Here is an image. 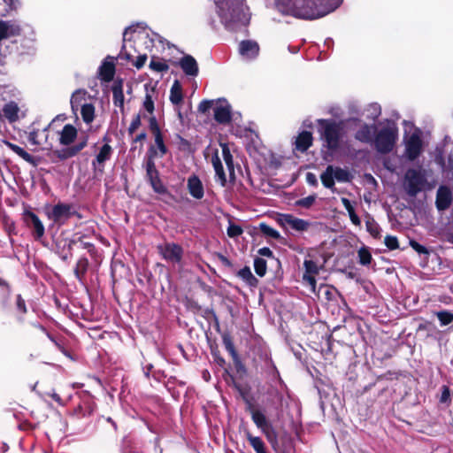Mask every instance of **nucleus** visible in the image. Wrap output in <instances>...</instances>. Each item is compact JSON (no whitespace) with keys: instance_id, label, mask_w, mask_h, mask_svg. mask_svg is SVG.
Here are the masks:
<instances>
[{"instance_id":"f257e3e1","label":"nucleus","mask_w":453,"mask_h":453,"mask_svg":"<svg viewBox=\"0 0 453 453\" xmlns=\"http://www.w3.org/2000/svg\"><path fill=\"white\" fill-rule=\"evenodd\" d=\"M343 0H275L278 10L286 15L316 19L334 12Z\"/></svg>"},{"instance_id":"c85d7f7f","label":"nucleus","mask_w":453,"mask_h":453,"mask_svg":"<svg viewBox=\"0 0 453 453\" xmlns=\"http://www.w3.org/2000/svg\"><path fill=\"white\" fill-rule=\"evenodd\" d=\"M26 216L31 221V224L35 229V237L37 239L42 238L44 234V226H43L42 222L40 220V219L38 218V216L32 211H27L26 213Z\"/></svg>"},{"instance_id":"72a5a7b5","label":"nucleus","mask_w":453,"mask_h":453,"mask_svg":"<svg viewBox=\"0 0 453 453\" xmlns=\"http://www.w3.org/2000/svg\"><path fill=\"white\" fill-rule=\"evenodd\" d=\"M333 172L334 166L328 165L320 175L321 182L323 186L326 188L333 189V188L334 187V177Z\"/></svg>"},{"instance_id":"c03bdc74","label":"nucleus","mask_w":453,"mask_h":453,"mask_svg":"<svg viewBox=\"0 0 453 453\" xmlns=\"http://www.w3.org/2000/svg\"><path fill=\"white\" fill-rule=\"evenodd\" d=\"M154 137H155V145L159 151V157H163L167 152V149L164 143L162 134H161V133L156 134L154 135Z\"/></svg>"},{"instance_id":"7c9ffc66","label":"nucleus","mask_w":453,"mask_h":453,"mask_svg":"<svg viewBox=\"0 0 453 453\" xmlns=\"http://www.w3.org/2000/svg\"><path fill=\"white\" fill-rule=\"evenodd\" d=\"M5 144L8 148H10L15 154H17L19 157H20L22 159H24L26 162L35 165V158L32 155H30L28 152H27L23 148L12 143L10 142H5Z\"/></svg>"},{"instance_id":"4c0bfd02","label":"nucleus","mask_w":453,"mask_h":453,"mask_svg":"<svg viewBox=\"0 0 453 453\" xmlns=\"http://www.w3.org/2000/svg\"><path fill=\"white\" fill-rule=\"evenodd\" d=\"M223 343H224V346L226 348V349L229 352V354L231 355L234 364L237 365L240 364V358H239V356L235 350V348L234 346V343L232 342V340L230 339V337L228 336H225L223 338Z\"/></svg>"},{"instance_id":"774afa93","label":"nucleus","mask_w":453,"mask_h":453,"mask_svg":"<svg viewBox=\"0 0 453 453\" xmlns=\"http://www.w3.org/2000/svg\"><path fill=\"white\" fill-rule=\"evenodd\" d=\"M50 396L52 397V399L57 402L58 404L60 405H63V402H62V399L61 397L55 392H53L52 394H50Z\"/></svg>"},{"instance_id":"e433bc0d","label":"nucleus","mask_w":453,"mask_h":453,"mask_svg":"<svg viewBox=\"0 0 453 453\" xmlns=\"http://www.w3.org/2000/svg\"><path fill=\"white\" fill-rule=\"evenodd\" d=\"M333 174L334 180L339 182H349L352 178L350 173L347 169H343L338 166H334Z\"/></svg>"},{"instance_id":"0eeeda50","label":"nucleus","mask_w":453,"mask_h":453,"mask_svg":"<svg viewBox=\"0 0 453 453\" xmlns=\"http://www.w3.org/2000/svg\"><path fill=\"white\" fill-rule=\"evenodd\" d=\"M320 133L331 150H335L340 146V140L343 135V127L340 123L331 120L320 119Z\"/></svg>"},{"instance_id":"bf43d9fd","label":"nucleus","mask_w":453,"mask_h":453,"mask_svg":"<svg viewBox=\"0 0 453 453\" xmlns=\"http://www.w3.org/2000/svg\"><path fill=\"white\" fill-rule=\"evenodd\" d=\"M306 181L309 185H311V186H317V184H318L317 177L312 173H308L306 174Z\"/></svg>"},{"instance_id":"0e129e2a","label":"nucleus","mask_w":453,"mask_h":453,"mask_svg":"<svg viewBox=\"0 0 453 453\" xmlns=\"http://www.w3.org/2000/svg\"><path fill=\"white\" fill-rule=\"evenodd\" d=\"M444 238L448 242L453 244V226H449L446 230L444 233Z\"/></svg>"},{"instance_id":"6ab92c4d","label":"nucleus","mask_w":453,"mask_h":453,"mask_svg":"<svg viewBox=\"0 0 453 453\" xmlns=\"http://www.w3.org/2000/svg\"><path fill=\"white\" fill-rule=\"evenodd\" d=\"M187 188L189 195L197 200H200L204 196V187L200 178L196 175H190L187 180Z\"/></svg>"},{"instance_id":"4468645a","label":"nucleus","mask_w":453,"mask_h":453,"mask_svg":"<svg viewBox=\"0 0 453 453\" xmlns=\"http://www.w3.org/2000/svg\"><path fill=\"white\" fill-rule=\"evenodd\" d=\"M71 216V206L65 203L54 205L51 211L48 214L49 219L58 225L65 224Z\"/></svg>"},{"instance_id":"ddd939ff","label":"nucleus","mask_w":453,"mask_h":453,"mask_svg":"<svg viewBox=\"0 0 453 453\" xmlns=\"http://www.w3.org/2000/svg\"><path fill=\"white\" fill-rule=\"evenodd\" d=\"M303 267V281L310 286L313 293H316L317 281L315 276L319 274L321 266H319L318 264L311 259H305Z\"/></svg>"},{"instance_id":"4d7b16f0","label":"nucleus","mask_w":453,"mask_h":453,"mask_svg":"<svg viewBox=\"0 0 453 453\" xmlns=\"http://www.w3.org/2000/svg\"><path fill=\"white\" fill-rule=\"evenodd\" d=\"M231 116L232 115H214L216 121L222 124L229 123L232 119Z\"/></svg>"},{"instance_id":"052dcab7","label":"nucleus","mask_w":453,"mask_h":453,"mask_svg":"<svg viewBox=\"0 0 453 453\" xmlns=\"http://www.w3.org/2000/svg\"><path fill=\"white\" fill-rule=\"evenodd\" d=\"M341 201L349 214L350 213V211H355L354 207L352 206L350 201L348 198L342 197Z\"/></svg>"},{"instance_id":"ea45409f","label":"nucleus","mask_w":453,"mask_h":453,"mask_svg":"<svg viewBox=\"0 0 453 453\" xmlns=\"http://www.w3.org/2000/svg\"><path fill=\"white\" fill-rule=\"evenodd\" d=\"M357 255H358L359 263L362 265H368L371 264L372 255H371V252L369 251L368 248H366V247L360 248L358 250Z\"/></svg>"},{"instance_id":"58836bf2","label":"nucleus","mask_w":453,"mask_h":453,"mask_svg":"<svg viewBox=\"0 0 453 453\" xmlns=\"http://www.w3.org/2000/svg\"><path fill=\"white\" fill-rule=\"evenodd\" d=\"M259 229L262 234L267 237L278 240L280 238V234L272 226H268L265 223H260Z\"/></svg>"},{"instance_id":"79ce46f5","label":"nucleus","mask_w":453,"mask_h":453,"mask_svg":"<svg viewBox=\"0 0 453 453\" xmlns=\"http://www.w3.org/2000/svg\"><path fill=\"white\" fill-rule=\"evenodd\" d=\"M366 229L367 231L375 238L380 237V228L379 225L375 222V220L372 218H369L366 222Z\"/></svg>"},{"instance_id":"a19ab883","label":"nucleus","mask_w":453,"mask_h":453,"mask_svg":"<svg viewBox=\"0 0 453 453\" xmlns=\"http://www.w3.org/2000/svg\"><path fill=\"white\" fill-rule=\"evenodd\" d=\"M436 317L438 318L441 326H448L453 322V313L448 311H441L436 312Z\"/></svg>"},{"instance_id":"f704fd0d","label":"nucleus","mask_w":453,"mask_h":453,"mask_svg":"<svg viewBox=\"0 0 453 453\" xmlns=\"http://www.w3.org/2000/svg\"><path fill=\"white\" fill-rule=\"evenodd\" d=\"M246 437L256 453H266L265 443L260 437L253 436L250 432H246Z\"/></svg>"},{"instance_id":"de8ad7c7","label":"nucleus","mask_w":453,"mask_h":453,"mask_svg":"<svg viewBox=\"0 0 453 453\" xmlns=\"http://www.w3.org/2000/svg\"><path fill=\"white\" fill-rule=\"evenodd\" d=\"M242 232H243V230L240 226L233 224V223L229 224L227 230H226L227 235L231 238H235V237L240 236L242 234Z\"/></svg>"},{"instance_id":"49530a36","label":"nucleus","mask_w":453,"mask_h":453,"mask_svg":"<svg viewBox=\"0 0 453 453\" xmlns=\"http://www.w3.org/2000/svg\"><path fill=\"white\" fill-rule=\"evenodd\" d=\"M316 201V196H308L306 197H303L302 199H299L296 202V205L303 207V208H310Z\"/></svg>"},{"instance_id":"473e14b6","label":"nucleus","mask_w":453,"mask_h":453,"mask_svg":"<svg viewBox=\"0 0 453 453\" xmlns=\"http://www.w3.org/2000/svg\"><path fill=\"white\" fill-rule=\"evenodd\" d=\"M183 98L182 87L178 81H175L170 90V101L173 104L178 105Z\"/></svg>"},{"instance_id":"9d476101","label":"nucleus","mask_w":453,"mask_h":453,"mask_svg":"<svg viewBox=\"0 0 453 453\" xmlns=\"http://www.w3.org/2000/svg\"><path fill=\"white\" fill-rule=\"evenodd\" d=\"M213 111V113H231L232 107L225 97L217 99H205L198 105L199 113H206Z\"/></svg>"},{"instance_id":"1a4fd4ad","label":"nucleus","mask_w":453,"mask_h":453,"mask_svg":"<svg viewBox=\"0 0 453 453\" xmlns=\"http://www.w3.org/2000/svg\"><path fill=\"white\" fill-rule=\"evenodd\" d=\"M426 184V172L421 169H409L404 175V189L411 196H417Z\"/></svg>"},{"instance_id":"9b49d317","label":"nucleus","mask_w":453,"mask_h":453,"mask_svg":"<svg viewBox=\"0 0 453 453\" xmlns=\"http://www.w3.org/2000/svg\"><path fill=\"white\" fill-rule=\"evenodd\" d=\"M279 224L285 228H290L298 233L308 231L311 223L308 220L299 219L292 214H280L278 219Z\"/></svg>"},{"instance_id":"39448f33","label":"nucleus","mask_w":453,"mask_h":453,"mask_svg":"<svg viewBox=\"0 0 453 453\" xmlns=\"http://www.w3.org/2000/svg\"><path fill=\"white\" fill-rule=\"evenodd\" d=\"M111 92L115 112L124 113L129 111L128 104L131 100L132 85L129 82L125 83L123 80L117 78L113 80Z\"/></svg>"},{"instance_id":"5701e85b","label":"nucleus","mask_w":453,"mask_h":453,"mask_svg":"<svg viewBox=\"0 0 453 453\" xmlns=\"http://www.w3.org/2000/svg\"><path fill=\"white\" fill-rule=\"evenodd\" d=\"M452 202V194L449 188L446 186H441L436 194V207L439 211L447 210Z\"/></svg>"},{"instance_id":"f3484780","label":"nucleus","mask_w":453,"mask_h":453,"mask_svg":"<svg viewBox=\"0 0 453 453\" xmlns=\"http://www.w3.org/2000/svg\"><path fill=\"white\" fill-rule=\"evenodd\" d=\"M146 172L153 189L159 194L165 193V188L158 177V172L151 159H149L146 164Z\"/></svg>"},{"instance_id":"412c9836","label":"nucleus","mask_w":453,"mask_h":453,"mask_svg":"<svg viewBox=\"0 0 453 453\" xmlns=\"http://www.w3.org/2000/svg\"><path fill=\"white\" fill-rule=\"evenodd\" d=\"M115 73V64L114 58L111 57H107L98 69V75L101 81L104 82H109L113 80V76Z\"/></svg>"},{"instance_id":"6e6552de","label":"nucleus","mask_w":453,"mask_h":453,"mask_svg":"<svg viewBox=\"0 0 453 453\" xmlns=\"http://www.w3.org/2000/svg\"><path fill=\"white\" fill-rule=\"evenodd\" d=\"M97 99L91 96L85 89H77L71 96V107L73 113H95Z\"/></svg>"},{"instance_id":"a211bd4d","label":"nucleus","mask_w":453,"mask_h":453,"mask_svg":"<svg viewBox=\"0 0 453 453\" xmlns=\"http://www.w3.org/2000/svg\"><path fill=\"white\" fill-rule=\"evenodd\" d=\"M422 142L417 134H412L406 142L405 155L410 160L417 158L421 152Z\"/></svg>"},{"instance_id":"2eb2a0df","label":"nucleus","mask_w":453,"mask_h":453,"mask_svg":"<svg viewBox=\"0 0 453 453\" xmlns=\"http://www.w3.org/2000/svg\"><path fill=\"white\" fill-rule=\"evenodd\" d=\"M163 257L171 263H179L182 257V249L175 243H166L158 247Z\"/></svg>"},{"instance_id":"bb28decb","label":"nucleus","mask_w":453,"mask_h":453,"mask_svg":"<svg viewBox=\"0 0 453 453\" xmlns=\"http://www.w3.org/2000/svg\"><path fill=\"white\" fill-rule=\"evenodd\" d=\"M251 418L256 426L261 429L265 435H268V429L271 425L268 423L265 414L258 410H253L251 411Z\"/></svg>"},{"instance_id":"f03ea898","label":"nucleus","mask_w":453,"mask_h":453,"mask_svg":"<svg viewBox=\"0 0 453 453\" xmlns=\"http://www.w3.org/2000/svg\"><path fill=\"white\" fill-rule=\"evenodd\" d=\"M216 4L222 23L228 29L248 24L250 16L243 0H217Z\"/></svg>"},{"instance_id":"6e6d98bb","label":"nucleus","mask_w":453,"mask_h":453,"mask_svg":"<svg viewBox=\"0 0 453 453\" xmlns=\"http://www.w3.org/2000/svg\"><path fill=\"white\" fill-rule=\"evenodd\" d=\"M366 111L372 113H380L381 106L378 103H372L367 106Z\"/></svg>"},{"instance_id":"37998d69","label":"nucleus","mask_w":453,"mask_h":453,"mask_svg":"<svg viewBox=\"0 0 453 453\" xmlns=\"http://www.w3.org/2000/svg\"><path fill=\"white\" fill-rule=\"evenodd\" d=\"M254 269L258 276L263 277L266 273V261L263 258L256 257L254 259Z\"/></svg>"},{"instance_id":"423d86ee","label":"nucleus","mask_w":453,"mask_h":453,"mask_svg":"<svg viewBox=\"0 0 453 453\" xmlns=\"http://www.w3.org/2000/svg\"><path fill=\"white\" fill-rule=\"evenodd\" d=\"M397 138V127L394 122L388 121L374 137V145L380 153H388L394 148Z\"/></svg>"},{"instance_id":"2f4dec72","label":"nucleus","mask_w":453,"mask_h":453,"mask_svg":"<svg viewBox=\"0 0 453 453\" xmlns=\"http://www.w3.org/2000/svg\"><path fill=\"white\" fill-rule=\"evenodd\" d=\"M5 144L8 148H10L15 154H17L19 157H20L22 159H24L26 162L35 165V158L32 155H30L28 152H27L23 148L12 143L10 142H5Z\"/></svg>"},{"instance_id":"680f3d73","label":"nucleus","mask_w":453,"mask_h":453,"mask_svg":"<svg viewBox=\"0 0 453 453\" xmlns=\"http://www.w3.org/2000/svg\"><path fill=\"white\" fill-rule=\"evenodd\" d=\"M351 223L357 226H360L361 220L355 211H350L349 214Z\"/></svg>"},{"instance_id":"603ef678","label":"nucleus","mask_w":453,"mask_h":453,"mask_svg":"<svg viewBox=\"0 0 453 453\" xmlns=\"http://www.w3.org/2000/svg\"><path fill=\"white\" fill-rule=\"evenodd\" d=\"M19 111L18 104L14 102H10L4 107V113H18Z\"/></svg>"},{"instance_id":"f8f14e48","label":"nucleus","mask_w":453,"mask_h":453,"mask_svg":"<svg viewBox=\"0 0 453 453\" xmlns=\"http://www.w3.org/2000/svg\"><path fill=\"white\" fill-rule=\"evenodd\" d=\"M144 91L142 108L148 113H152L160 104V93L152 84H145Z\"/></svg>"},{"instance_id":"7ed1b4c3","label":"nucleus","mask_w":453,"mask_h":453,"mask_svg":"<svg viewBox=\"0 0 453 453\" xmlns=\"http://www.w3.org/2000/svg\"><path fill=\"white\" fill-rule=\"evenodd\" d=\"M77 129L70 125H65L59 132V143L64 146L61 149L55 150L53 155L60 160H65L76 156L87 145V141L84 140L75 145H71L77 137Z\"/></svg>"},{"instance_id":"5fc2aeb1","label":"nucleus","mask_w":453,"mask_h":453,"mask_svg":"<svg viewBox=\"0 0 453 453\" xmlns=\"http://www.w3.org/2000/svg\"><path fill=\"white\" fill-rule=\"evenodd\" d=\"M16 304H17V308L19 311H21L22 313H26L27 312V307H26V303H25V301L24 299L21 297L20 295H19L17 296V301H16Z\"/></svg>"},{"instance_id":"393cba45","label":"nucleus","mask_w":453,"mask_h":453,"mask_svg":"<svg viewBox=\"0 0 453 453\" xmlns=\"http://www.w3.org/2000/svg\"><path fill=\"white\" fill-rule=\"evenodd\" d=\"M295 150L305 152L312 145V135L308 131L300 133L295 141Z\"/></svg>"},{"instance_id":"c756f323","label":"nucleus","mask_w":453,"mask_h":453,"mask_svg":"<svg viewBox=\"0 0 453 453\" xmlns=\"http://www.w3.org/2000/svg\"><path fill=\"white\" fill-rule=\"evenodd\" d=\"M237 275L239 278H241L248 286L251 288H255L257 286L258 280L251 273V270L250 267L245 266L242 269H241Z\"/></svg>"},{"instance_id":"e2e57ef3","label":"nucleus","mask_w":453,"mask_h":453,"mask_svg":"<svg viewBox=\"0 0 453 453\" xmlns=\"http://www.w3.org/2000/svg\"><path fill=\"white\" fill-rule=\"evenodd\" d=\"M141 124V119H140V116L137 115L136 118L132 121V123L130 124V127H129V132L130 133H133L134 132L138 127L140 126Z\"/></svg>"},{"instance_id":"8fccbe9b","label":"nucleus","mask_w":453,"mask_h":453,"mask_svg":"<svg viewBox=\"0 0 453 453\" xmlns=\"http://www.w3.org/2000/svg\"><path fill=\"white\" fill-rule=\"evenodd\" d=\"M88 261L87 258H80L76 264L75 273L79 276V273H84L87 270Z\"/></svg>"},{"instance_id":"69168bd1","label":"nucleus","mask_w":453,"mask_h":453,"mask_svg":"<svg viewBox=\"0 0 453 453\" xmlns=\"http://www.w3.org/2000/svg\"><path fill=\"white\" fill-rule=\"evenodd\" d=\"M258 254L261 256H264V257H273V251L267 247L259 249Z\"/></svg>"},{"instance_id":"dca6fc26","label":"nucleus","mask_w":453,"mask_h":453,"mask_svg":"<svg viewBox=\"0 0 453 453\" xmlns=\"http://www.w3.org/2000/svg\"><path fill=\"white\" fill-rule=\"evenodd\" d=\"M20 35L21 27L17 21L0 19V42Z\"/></svg>"},{"instance_id":"864d4df0","label":"nucleus","mask_w":453,"mask_h":453,"mask_svg":"<svg viewBox=\"0 0 453 453\" xmlns=\"http://www.w3.org/2000/svg\"><path fill=\"white\" fill-rule=\"evenodd\" d=\"M150 127L154 135L156 134H160V129H159L158 124L154 116L150 119Z\"/></svg>"},{"instance_id":"c9c22d12","label":"nucleus","mask_w":453,"mask_h":453,"mask_svg":"<svg viewBox=\"0 0 453 453\" xmlns=\"http://www.w3.org/2000/svg\"><path fill=\"white\" fill-rule=\"evenodd\" d=\"M222 149V157L226 165L229 174L232 175L234 173L233 156L230 152L228 146L226 143L220 144Z\"/></svg>"},{"instance_id":"09e8293b","label":"nucleus","mask_w":453,"mask_h":453,"mask_svg":"<svg viewBox=\"0 0 453 453\" xmlns=\"http://www.w3.org/2000/svg\"><path fill=\"white\" fill-rule=\"evenodd\" d=\"M384 243L391 250H396L399 247L397 238L392 235H387L384 239Z\"/></svg>"},{"instance_id":"cd10ccee","label":"nucleus","mask_w":453,"mask_h":453,"mask_svg":"<svg viewBox=\"0 0 453 453\" xmlns=\"http://www.w3.org/2000/svg\"><path fill=\"white\" fill-rule=\"evenodd\" d=\"M376 127L374 126L365 125L356 134V139L363 142H370L375 136Z\"/></svg>"},{"instance_id":"3c124183","label":"nucleus","mask_w":453,"mask_h":453,"mask_svg":"<svg viewBox=\"0 0 453 453\" xmlns=\"http://www.w3.org/2000/svg\"><path fill=\"white\" fill-rule=\"evenodd\" d=\"M410 246L418 254H428V250L414 240L410 241Z\"/></svg>"},{"instance_id":"4be33fe9","label":"nucleus","mask_w":453,"mask_h":453,"mask_svg":"<svg viewBox=\"0 0 453 453\" xmlns=\"http://www.w3.org/2000/svg\"><path fill=\"white\" fill-rule=\"evenodd\" d=\"M239 52L245 59H254L258 55L259 46L255 41H242L239 44Z\"/></svg>"},{"instance_id":"a878e982","label":"nucleus","mask_w":453,"mask_h":453,"mask_svg":"<svg viewBox=\"0 0 453 453\" xmlns=\"http://www.w3.org/2000/svg\"><path fill=\"white\" fill-rule=\"evenodd\" d=\"M211 164L213 165L218 181L220 183V185L222 187H224L226 183V176L224 172L221 159L219 156V151L217 150H215L214 154L212 155Z\"/></svg>"},{"instance_id":"aec40b11","label":"nucleus","mask_w":453,"mask_h":453,"mask_svg":"<svg viewBox=\"0 0 453 453\" xmlns=\"http://www.w3.org/2000/svg\"><path fill=\"white\" fill-rule=\"evenodd\" d=\"M112 154V148L109 144L103 145L96 158L92 162V166L95 171L103 173L104 169V163L108 161Z\"/></svg>"},{"instance_id":"338daca9","label":"nucleus","mask_w":453,"mask_h":453,"mask_svg":"<svg viewBox=\"0 0 453 453\" xmlns=\"http://www.w3.org/2000/svg\"><path fill=\"white\" fill-rule=\"evenodd\" d=\"M146 60H147L146 55L139 56L135 62V66L137 68L142 67L144 65Z\"/></svg>"},{"instance_id":"a18cd8bd","label":"nucleus","mask_w":453,"mask_h":453,"mask_svg":"<svg viewBox=\"0 0 453 453\" xmlns=\"http://www.w3.org/2000/svg\"><path fill=\"white\" fill-rule=\"evenodd\" d=\"M150 67L156 72H165L169 66L165 61L152 59Z\"/></svg>"},{"instance_id":"20e7f679","label":"nucleus","mask_w":453,"mask_h":453,"mask_svg":"<svg viewBox=\"0 0 453 453\" xmlns=\"http://www.w3.org/2000/svg\"><path fill=\"white\" fill-rule=\"evenodd\" d=\"M51 123H42L36 119L26 131L27 140L30 144L38 147L41 150H48L52 147L51 142L49 141V129Z\"/></svg>"},{"instance_id":"13d9d810","label":"nucleus","mask_w":453,"mask_h":453,"mask_svg":"<svg viewBox=\"0 0 453 453\" xmlns=\"http://www.w3.org/2000/svg\"><path fill=\"white\" fill-rule=\"evenodd\" d=\"M450 398V392H449V389L447 388V387H443L442 388V392H441V399L440 401L441 403H446L449 400Z\"/></svg>"},{"instance_id":"b1692460","label":"nucleus","mask_w":453,"mask_h":453,"mask_svg":"<svg viewBox=\"0 0 453 453\" xmlns=\"http://www.w3.org/2000/svg\"><path fill=\"white\" fill-rule=\"evenodd\" d=\"M179 65L186 75L196 77L198 74L197 62L190 55L183 56L179 61Z\"/></svg>"}]
</instances>
